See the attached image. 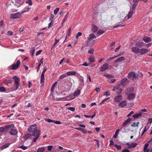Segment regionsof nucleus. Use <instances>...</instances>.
I'll list each match as a JSON object with an SVG mask.
<instances>
[{"label":"nucleus","instance_id":"f257e3e1","mask_svg":"<svg viewBox=\"0 0 152 152\" xmlns=\"http://www.w3.org/2000/svg\"><path fill=\"white\" fill-rule=\"evenodd\" d=\"M127 80V79L126 78L122 79L121 80V84H118L117 85L115 86L113 88V91H115L116 90L117 93L118 94H120L122 91V89L121 88V85H122V86H124V83Z\"/></svg>","mask_w":152,"mask_h":152},{"label":"nucleus","instance_id":"f03ea898","mask_svg":"<svg viewBox=\"0 0 152 152\" xmlns=\"http://www.w3.org/2000/svg\"><path fill=\"white\" fill-rule=\"evenodd\" d=\"M40 131L39 129L36 130L35 131L32 132L31 134V138L33 139V141L34 142H36L39 139L40 135Z\"/></svg>","mask_w":152,"mask_h":152},{"label":"nucleus","instance_id":"7ed1b4c3","mask_svg":"<svg viewBox=\"0 0 152 152\" xmlns=\"http://www.w3.org/2000/svg\"><path fill=\"white\" fill-rule=\"evenodd\" d=\"M12 79L14 80V83L13 85L16 87L15 90H17L19 88V86L20 85L19 83L20 81V79L19 77L16 76H13L12 77Z\"/></svg>","mask_w":152,"mask_h":152},{"label":"nucleus","instance_id":"20e7f679","mask_svg":"<svg viewBox=\"0 0 152 152\" xmlns=\"http://www.w3.org/2000/svg\"><path fill=\"white\" fill-rule=\"evenodd\" d=\"M14 125L13 124H9L3 127H0V132H3L6 131L8 129H12L14 128Z\"/></svg>","mask_w":152,"mask_h":152},{"label":"nucleus","instance_id":"39448f33","mask_svg":"<svg viewBox=\"0 0 152 152\" xmlns=\"http://www.w3.org/2000/svg\"><path fill=\"white\" fill-rule=\"evenodd\" d=\"M12 1L18 7H20L24 2L23 0H12Z\"/></svg>","mask_w":152,"mask_h":152},{"label":"nucleus","instance_id":"423d86ee","mask_svg":"<svg viewBox=\"0 0 152 152\" xmlns=\"http://www.w3.org/2000/svg\"><path fill=\"white\" fill-rule=\"evenodd\" d=\"M20 61H18L15 64H13L11 66V69L15 70L18 69L20 65Z\"/></svg>","mask_w":152,"mask_h":152},{"label":"nucleus","instance_id":"0eeeda50","mask_svg":"<svg viewBox=\"0 0 152 152\" xmlns=\"http://www.w3.org/2000/svg\"><path fill=\"white\" fill-rule=\"evenodd\" d=\"M22 14V12H17L16 13L12 14H10V17L12 19H17L20 17Z\"/></svg>","mask_w":152,"mask_h":152},{"label":"nucleus","instance_id":"6e6552de","mask_svg":"<svg viewBox=\"0 0 152 152\" xmlns=\"http://www.w3.org/2000/svg\"><path fill=\"white\" fill-rule=\"evenodd\" d=\"M37 126L35 124H33L30 125L28 129V131L30 132H33L36 130H37Z\"/></svg>","mask_w":152,"mask_h":152},{"label":"nucleus","instance_id":"1a4fd4ad","mask_svg":"<svg viewBox=\"0 0 152 152\" xmlns=\"http://www.w3.org/2000/svg\"><path fill=\"white\" fill-rule=\"evenodd\" d=\"M128 77L129 79H132L133 80L134 78H136L137 76L135 73L133 72H130L128 75Z\"/></svg>","mask_w":152,"mask_h":152},{"label":"nucleus","instance_id":"9d476101","mask_svg":"<svg viewBox=\"0 0 152 152\" xmlns=\"http://www.w3.org/2000/svg\"><path fill=\"white\" fill-rule=\"evenodd\" d=\"M109 69V64L107 63H105L103 64L101 68L100 71L104 72Z\"/></svg>","mask_w":152,"mask_h":152},{"label":"nucleus","instance_id":"9b49d317","mask_svg":"<svg viewBox=\"0 0 152 152\" xmlns=\"http://www.w3.org/2000/svg\"><path fill=\"white\" fill-rule=\"evenodd\" d=\"M134 89V88L132 87H129L126 91V94L127 95L133 93Z\"/></svg>","mask_w":152,"mask_h":152},{"label":"nucleus","instance_id":"f8f14e48","mask_svg":"<svg viewBox=\"0 0 152 152\" xmlns=\"http://www.w3.org/2000/svg\"><path fill=\"white\" fill-rule=\"evenodd\" d=\"M140 49L139 48L136 47H133L131 48L132 51L134 53L138 54L140 53Z\"/></svg>","mask_w":152,"mask_h":152},{"label":"nucleus","instance_id":"ddd939ff","mask_svg":"<svg viewBox=\"0 0 152 152\" xmlns=\"http://www.w3.org/2000/svg\"><path fill=\"white\" fill-rule=\"evenodd\" d=\"M149 144L148 143H146L144 146L143 149L144 152H152V149H148Z\"/></svg>","mask_w":152,"mask_h":152},{"label":"nucleus","instance_id":"4468645a","mask_svg":"<svg viewBox=\"0 0 152 152\" xmlns=\"http://www.w3.org/2000/svg\"><path fill=\"white\" fill-rule=\"evenodd\" d=\"M122 99V96L121 95H117L115 96L114 100L115 102H119Z\"/></svg>","mask_w":152,"mask_h":152},{"label":"nucleus","instance_id":"2eb2a0df","mask_svg":"<svg viewBox=\"0 0 152 152\" xmlns=\"http://www.w3.org/2000/svg\"><path fill=\"white\" fill-rule=\"evenodd\" d=\"M145 45H146L143 42H138L135 44L136 46L139 48H141L144 46Z\"/></svg>","mask_w":152,"mask_h":152},{"label":"nucleus","instance_id":"dca6fc26","mask_svg":"<svg viewBox=\"0 0 152 152\" xmlns=\"http://www.w3.org/2000/svg\"><path fill=\"white\" fill-rule=\"evenodd\" d=\"M18 131L16 129H11L9 132V133L13 135H15L18 133Z\"/></svg>","mask_w":152,"mask_h":152},{"label":"nucleus","instance_id":"f3484780","mask_svg":"<svg viewBox=\"0 0 152 152\" xmlns=\"http://www.w3.org/2000/svg\"><path fill=\"white\" fill-rule=\"evenodd\" d=\"M143 40L146 43H148L151 41V38L146 36H144L143 39Z\"/></svg>","mask_w":152,"mask_h":152},{"label":"nucleus","instance_id":"a211bd4d","mask_svg":"<svg viewBox=\"0 0 152 152\" xmlns=\"http://www.w3.org/2000/svg\"><path fill=\"white\" fill-rule=\"evenodd\" d=\"M148 51V50L146 48H142L140 49V54L142 55L145 54Z\"/></svg>","mask_w":152,"mask_h":152},{"label":"nucleus","instance_id":"6ab92c4d","mask_svg":"<svg viewBox=\"0 0 152 152\" xmlns=\"http://www.w3.org/2000/svg\"><path fill=\"white\" fill-rule=\"evenodd\" d=\"M94 40L92 39H88L86 45L87 46H91L94 42Z\"/></svg>","mask_w":152,"mask_h":152},{"label":"nucleus","instance_id":"aec40b11","mask_svg":"<svg viewBox=\"0 0 152 152\" xmlns=\"http://www.w3.org/2000/svg\"><path fill=\"white\" fill-rule=\"evenodd\" d=\"M127 95L128 96V99L129 100L134 99L135 97V94H133V93Z\"/></svg>","mask_w":152,"mask_h":152},{"label":"nucleus","instance_id":"412c9836","mask_svg":"<svg viewBox=\"0 0 152 152\" xmlns=\"http://www.w3.org/2000/svg\"><path fill=\"white\" fill-rule=\"evenodd\" d=\"M126 105V100H124L122 101L119 104L118 106L123 107H125Z\"/></svg>","mask_w":152,"mask_h":152},{"label":"nucleus","instance_id":"4be33fe9","mask_svg":"<svg viewBox=\"0 0 152 152\" xmlns=\"http://www.w3.org/2000/svg\"><path fill=\"white\" fill-rule=\"evenodd\" d=\"M137 145V144L136 143H132L130 144L129 146H128V148L129 149H131L135 148Z\"/></svg>","mask_w":152,"mask_h":152},{"label":"nucleus","instance_id":"5701e85b","mask_svg":"<svg viewBox=\"0 0 152 152\" xmlns=\"http://www.w3.org/2000/svg\"><path fill=\"white\" fill-rule=\"evenodd\" d=\"M126 126L122 124L120 126V129L123 132H126Z\"/></svg>","mask_w":152,"mask_h":152},{"label":"nucleus","instance_id":"b1692460","mask_svg":"<svg viewBox=\"0 0 152 152\" xmlns=\"http://www.w3.org/2000/svg\"><path fill=\"white\" fill-rule=\"evenodd\" d=\"M93 31L94 32H96L98 29V27L96 25H93L92 26Z\"/></svg>","mask_w":152,"mask_h":152},{"label":"nucleus","instance_id":"393cba45","mask_svg":"<svg viewBox=\"0 0 152 152\" xmlns=\"http://www.w3.org/2000/svg\"><path fill=\"white\" fill-rule=\"evenodd\" d=\"M125 58L124 57H121L118 58L115 61V62H120L125 60Z\"/></svg>","mask_w":152,"mask_h":152},{"label":"nucleus","instance_id":"a878e982","mask_svg":"<svg viewBox=\"0 0 152 152\" xmlns=\"http://www.w3.org/2000/svg\"><path fill=\"white\" fill-rule=\"evenodd\" d=\"M31 138V134L30 133H28L25 134L23 137V138L25 140H27L30 137Z\"/></svg>","mask_w":152,"mask_h":152},{"label":"nucleus","instance_id":"bb28decb","mask_svg":"<svg viewBox=\"0 0 152 152\" xmlns=\"http://www.w3.org/2000/svg\"><path fill=\"white\" fill-rule=\"evenodd\" d=\"M131 118H128L126 121L123 122L122 124L125 126H126L131 121Z\"/></svg>","mask_w":152,"mask_h":152},{"label":"nucleus","instance_id":"cd10ccee","mask_svg":"<svg viewBox=\"0 0 152 152\" xmlns=\"http://www.w3.org/2000/svg\"><path fill=\"white\" fill-rule=\"evenodd\" d=\"M45 80L44 75L41 74V75L40 83L42 84V85H43Z\"/></svg>","mask_w":152,"mask_h":152},{"label":"nucleus","instance_id":"c85d7f7f","mask_svg":"<svg viewBox=\"0 0 152 152\" xmlns=\"http://www.w3.org/2000/svg\"><path fill=\"white\" fill-rule=\"evenodd\" d=\"M142 115V113L141 112H140L138 113L134 114L132 115V116L134 118H136L138 117L141 116Z\"/></svg>","mask_w":152,"mask_h":152},{"label":"nucleus","instance_id":"c756f323","mask_svg":"<svg viewBox=\"0 0 152 152\" xmlns=\"http://www.w3.org/2000/svg\"><path fill=\"white\" fill-rule=\"evenodd\" d=\"M142 115V113L141 112H140L138 113L134 114L132 115V116L134 118H136L138 117L141 116Z\"/></svg>","mask_w":152,"mask_h":152},{"label":"nucleus","instance_id":"7c9ffc66","mask_svg":"<svg viewBox=\"0 0 152 152\" xmlns=\"http://www.w3.org/2000/svg\"><path fill=\"white\" fill-rule=\"evenodd\" d=\"M142 115V113L141 112H140L138 113L134 114L132 115V116L134 118H136L138 117L141 116Z\"/></svg>","mask_w":152,"mask_h":152},{"label":"nucleus","instance_id":"2f4dec72","mask_svg":"<svg viewBox=\"0 0 152 152\" xmlns=\"http://www.w3.org/2000/svg\"><path fill=\"white\" fill-rule=\"evenodd\" d=\"M96 37V36L94 34H91L89 35V37H88V39H92Z\"/></svg>","mask_w":152,"mask_h":152},{"label":"nucleus","instance_id":"473e14b6","mask_svg":"<svg viewBox=\"0 0 152 152\" xmlns=\"http://www.w3.org/2000/svg\"><path fill=\"white\" fill-rule=\"evenodd\" d=\"M66 77V75L65 74H63L60 76L58 78V80L59 81L61 79L64 78Z\"/></svg>","mask_w":152,"mask_h":152},{"label":"nucleus","instance_id":"72a5a7b5","mask_svg":"<svg viewBox=\"0 0 152 152\" xmlns=\"http://www.w3.org/2000/svg\"><path fill=\"white\" fill-rule=\"evenodd\" d=\"M57 84V82H56L52 85L51 88V91L52 92H53V91H54L55 89V88L56 87V86Z\"/></svg>","mask_w":152,"mask_h":152},{"label":"nucleus","instance_id":"f704fd0d","mask_svg":"<svg viewBox=\"0 0 152 152\" xmlns=\"http://www.w3.org/2000/svg\"><path fill=\"white\" fill-rule=\"evenodd\" d=\"M76 74V72L75 71H71L67 72L66 75H75Z\"/></svg>","mask_w":152,"mask_h":152},{"label":"nucleus","instance_id":"c9c22d12","mask_svg":"<svg viewBox=\"0 0 152 152\" xmlns=\"http://www.w3.org/2000/svg\"><path fill=\"white\" fill-rule=\"evenodd\" d=\"M45 148L43 147L41 148H39L37 152H44L45 150Z\"/></svg>","mask_w":152,"mask_h":152},{"label":"nucleus","instance_id":"e433bc0d","mask_svg":"<svg viewBox=\"0 0 152 152\" xmlns=\"http://www.w3.org/2000/svg\"><path fill=\"white\" fill-rule=\"evenodd\" d=\"M103 76L107 78L108 79H111L113 77V76L108 74H104Z\"/></svg>","mask_w":152,"mask_h":152},{"label":"nucleus","instance_id":"4c0bfd02","mask_svg":"<svg viewBox=\"0 0 152 152\" xmlns=\"http://www.w3.org/2000/svg\"><path fill=\"white\" fill-rule=\"evenodd\" d=\"M59 39L58 38L56 37L55 39V42L53 44V45L52 47V48H53L54 47L56 46L57 44L59 42Z\"/></svg>","mask_w":152,"mask_h":152},{"label":"nucleus","instance_id":"58836bf2","mask_svg":"<svg viewBox=\"0 0 152 152\" xmlns=\"http://www.w3.org/2000/svg\"><path fill=\"white\" fill-rule=\"evenodd\" d=\"M80 91V90H78L77 91H75L74 93L73 94V96H77L78 95H79Z\"/></svg>","mask_w":152,"mask_h":152},{"label":"nucleus","instance_id":"ea45409f","mask_svg":"<svg viewBox=\"0 0 152 152\" xmlns=\"http://www.w3.org/2000/svg\"><path fill=\"white\" fill-rule=\"evenodd\" d=\"M140 124V122H138L137 123L135 122H133L132 124H131V126L133 127H137L138 126V125Z\"/></svg>","mask_w":152,"mask_h":152},{"label":"nucleus","instance_id":"a19ab883","mask_svg":"<svg viewBox=\"0 0 152 152\" xmlns=\"http://www.w3.org/2000/svg\"><path fill=\"white\" fill-rule=\"evenodd\" d=\"M89 60L90 62L92 63H94L95 61V60L94 58L92 56H91L88 59Z\"/></svg>","mask_w":152,"mask_h":152},{"label":"nucleus","instance_id":"79ce46f5","mask_svg":"<svg viewBox=\"0 0 152 152\" xmlns=\"http://www.w3.org/2000/svg\"><path fill=\"white\" fill-rule=\"evenodd\" d=\"M31 10V8L30 7H28L25 8L24 10L22 11L21 12L22 14L23 13H24L25 12H27Z\"/></svg>","mask_w":152,"mask_h":152},{"label":"nucleus","instance_id":"37998d69","mask_svg":"<svg viewBox=\"0 0 152 152\" xmlns=\"http://www.w3.org/2000/svg\"><path fill=\"white\" fill-rule=\"evenodd\" d=\"M10 145L9 143L5 144L1 146V148L2 149L6 148H7Z\"/></svg>","mask_w":152,"mask_h":152},{"label":"nucleus","instance_id":"c03bdc74","mask_svg":"<svg viewBox=\"0 0 152 152\" xmlns=\"http://www.w3.org/2000/svg\"><path fill=\"white\" fill-rule=\"evenodd\" d=\"M104 31L102 30V29H99L97 32V33L99 34H101L104 33Z\"/></svg>","mask_w":152,"mask_h":152},{"label":"nucleus","instance_id":"a18cd8bd","mask_svg":"<svg viewBox=\"0 0 152 152\" xmlns=\"http://www.w3.org/2000/svg\"><path fill=\"white\" fill-rule=\"evenodd\" d=\"M59 10V8L58 7L56 8L54 10V13L55 15H56Z\"/></svg>","mask_w":152,"mask_h":152},{"label":"nucleus","instance_id":"49530a36","mask_svg":"<svg viewBox=\"0 0 152 152\" xmlns=\"http://www.w3.org/2000/svg\"><path fill=\"white\" fill-rule=\"evenodd\" d=\"M6 91V89L5 87H0V91L4 92Z\"/></svg>","mask_w":152,"mask_h":152},{"label":"nucleus","instance_id":"de8ad7c7","mask_svg":"<svg viewBox=\"0 0 152 152\" xmlns=\"http://www.w3.org/2000/svg\"><path fill=\"white\" fill-rule=\"evenodd\" d=\"M54 16L53 14H51L50 15V17L49 18V20H50L51 22H52L54 18Z\"/></svg>","mask_w":152,"mask_h":152},{"label":"nucleus","instance_id":"09e8293b","mask_svg":"<svg viewBox=\"0 0 152 152\" xmlns=\"http://www.w3.org/2000/svg\"><path fill=\"white\" fill-rule=\"evenodd\" d=\"M45 121H46L47 122H49V123H50V122L53 123V122L54 121V120H52L50 119H47V118H45Z\"/></svg>","mask_w":152,"mask_h":152},{"label":"nucleus","instance_id":"8fccbe9b","mask_svg":"<svg viewBox=\"0 0 152 152\" xmlns=\"http://www.w3.org/2000/svg\"><path fill=\"white\" fill-rule=\"evenodd\" d=\"M82 35V33L80 32H78L76 35V38L77 39L79 36H81Z\"/></svg>","mask_w":152,"mask_h":152},{"label":"nucleus","instance_id":"3c124183","mask_svg":"<svg viewBox=\"0 0 152 152\" xmlns=\"http://www.w3.org/2000/svg\"><path fill=\"white\" fill-rule=\"evenodd\" d=\"M35 50L34 48H33L32 49V50L30 51L31 54L32 56L34 55L35 52Z\"/></svg>","mask_w":152,"mask_h":152},{"label":"nucleus","instance_id":"603ef678","mask_svg":"<svg viewBox=\"0 0 152 152\" xmlns=\"http://www.w3.org/2000/svg\"><path fill=\"white\" fill-rule=\"evenodd\" d=\"M47 68L46 66H45L44 67L42 73L41 74L44 75V74H45V71L47 70Z\"/></svg>","mask_w":152,"mask_h":152},{"label":"nucleus","instance_id":"864d4df0","mask_svg":"<svg viewBox=\"0 0 152 152\" xmlns=\"http://www.w3.org/2000/svg\"><path fill=\"white\" fill-rule=\"evenodd\" d=\"M115 146L116 147L117 149L118 150H120L121 149V145H115Z\"/></svg>","mask_w":152,"mask_h":152},{"label":"nucleus","instance_id":"5fc2aeb1","mask_svg":"<svg viewBox=\"0 0 152 152\" xmlns=\"http://www.w3.org/2000/svg\"><path fill=\"white\" fill-rule=\"evenodd\" d=\"M67 109L69 110L72 111H74L75 110V108L73 107H69L67 108Z\"/></svg>","mask_w":152,"mask_h":152},{"label":"nucleus","instance_id":"6e6d98bb","mask_svg":"<svg viewBox=\"0 0 152 152\" xmlns=\"http://www.w3.org/2000/svg\"><path fill=\"white\" fill-rule=\"evenodd\" d=\"M20 148H21L23 150H26L27 149V147L23 145H22L19 147Z\"/></svg>","mask_w":152,"mask_h":152},{"label":"nucleus","instance_id":"4d7b16f0","mask_svg":"<svg viewBox=\"0 0 152 152\" xmlns=\"http://www.w3.org/2000/svg\"><path fill=\"white\" fill-rule=\"evenodd\" d=\"M94 141H95L96 142V144L97 145V148H99V141L97 140H94Z\"/></svg>","mask_w":152,"mask_h":152},{"label":"nucleus","instance_id":"13d9d810","mask_svg":"<svg viewBox=\"0 0 152 152\" xmlns=\"http://www.w3.org/2000/svg\"><path fill=\"white\" fill-rule=\"evenodd\" d=\"M26 3L29 4V5H31L32 4V2L31 0H28L26 1Z\"/></svg>","mask_w":152,"mask_h":152},{"label":"nucleus","instance_id":"bf43d9fd","mask_svg":"<svg viewBox=\"0 0 152 152\" xmlns=\"http://www.w3.org/2000/svg\"><path fill=\"white\" fill-rule=\"evenodd\" d=\"M149 127H147V126L145 127L143 131V133H144L148 129Z\"/></svg>","mask_w":152,"mask_h":152},{"label":"nucleus","instance_id":"052dcab7","mask_svg":"<svg viewBox=\"0 0 152 152\" xmlns=\"http://www.w3.org/2000/svg\"><path fill=\"white\" fill-rule=\"evenodd\" d=\"M94 52V50L92 49H90L88 51V53L90 54H93Z\"/></svg>","mask_w":152,"mask_h":152},{"label":"nucleus","instance_id":"680f3d73","mask_svg":"<svg viewBox=\"0 0 152 152\" xmlns=\"http://www.w3.org/2000/svg\"><path fill=\"white\" fill-rule=\"evenodd\" d=\"M124 53V51H122L120 53L118 54L117 56H115V57H118L119 56L123 54Z\"/></svg>","mask_w":152,"mask_h":152},{"label":"nucleus","instance_id":"e2e57ef3","mask_svg":"<svg viewBox=\"0 0 152 152\" xmlns=\"http://www.w3.org/2000/svg\"><path fill=\"white\" fill-rule=\"evenodd\" d=\"M71 28L69 27L68 30V36H69L70 35L71 30Z\"/></svg>","mask_w":152,"mask_h":152},{"label":"nucleus","instance_id":"0e129e2a","mask_svg":"<svg viewBox=\"0 0 152 152\" xmlns=\"http://www.w3.org/2000/svg\"><path fill=\"white\" fill-rule=\"evenodd\" d=\"M52 148H53L52 145H49L47 149L48 151H51Z\"/></svg>","mask_w":152,"mask_h":152},{"label":"nucleus","instance_id":"69168bd1","mask_svg":"<svg viewBox=\"0 0 152 152\" xmlns=\"http://www.w3.org/2000/svg\"><path fill=\"white\" fill-rule=\"evenodd\" d=\"M42 50H39V51H37L36 53V55L37 56L38 55L40 54L42 52Z\"/></svg>","mask_w":152,"mask_h":152},{"label":"nucleus","instance_id":"338daca9","mask_svg":"<svg viewBox=\"0 0 152 152\" xmlns=\"http://www.w3.org/2000/svg\"><path fill=\"white\" fill-rule=\"evenodd\" d=\"M115 42H112L111 45H110V48H113L114 47H113V46L115 45Z\"/></svg>","mask_w":152,"mask_h":152},{"label":"nucleus","instance_id":"774afa93","mask_svg":"<svg viewBox=\"0 0 152 152\" xmlns=\"http://www.w3.org/2000/svg\"><path fill=\"white\" fill-rule=\"evenodd\" d=\"M137 4L136 3H134L132 4V9H134L137 5Z\"/></svg>","mask_w":152,"mask_h":152}]
</instances>
